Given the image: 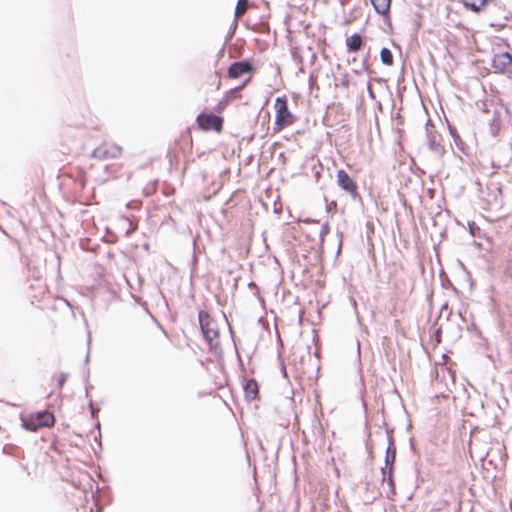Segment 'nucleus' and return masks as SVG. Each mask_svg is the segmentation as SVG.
<instances>
[{"instance_id":"f257e3e1","label":"nucleus","mask_w":512,"mask_h":512,"mask_svg":"<svg viewBox=\"0 0 512 512\" xmlns=\"http://www.w3.org/2000/svg\"><path fill=\"white\" fill-rule=\"evenodd\" d=\"M274 110L275 119L273 130L275 133L281 132L297 121L296 115H294L288 107V99L285 95L275 99Z\"/></svg>"},{"instance_id":"f03ea898","label":"nucleus","mask_w":512,"mask_h":512,"mask_svg":"<svg viewBox=\"0 0 512 512\" xmlns=\"http://www.w3.org/2000/svg\"><path fill=\"white\" fill-rule=\"evenodd\" d=\"M22 426L29 431H37L45 427H52L55 424L53 413L48 411L32 412L21 417Z\"/></svg>"},{"instance_id":"7ed1b4c3","label":"nucleus","mask_w":512,"mask_h":512,"mask_svg":"<svg viewBox=\"0 0 512 512\" xmlns=\"http://www.w3.org/2000/svg\"><path fill=\"white\" fill-rule=\"evenodd\" d=\"M199 322L202 333L211 347L218 346L219 344V330L216 322L211 316L205 312H199Z\"/></svg>"},{"instance_id":"20e7f679","label":"nucleus","mask_w":512,"mask_h":512,"mask_svg":"<svg viewBox=\"0 0 512 512\" xmlns=\"http://www.w3.org/2000/svg\"><path fill=\"white\" fill-rule=\"evenodd\" d=\"M123 148L115 142L104 141L92 151V157L97 160H111L119 158Z\"/></svg>"},{"instance_id":"39448f33","label":"nucleus","mask_w":512,"mask_h":512,"mask_svg":"<svg viewBox=\"0 0 512 512\" xmlns=\"http://www.w3.org/2000/svg\"><path fill=\"white\" fill-rule=\"evenodd\" d=\"M197 125L203 131H215L221 133L224 120L221 116L213 113H200L196 118Z\"/></svg>"},{"instance_id":"423d86ee","label":"nucleus","mask_w":512,"mask_h":512,"mask_svg":"<svg viewBox=\"0 0 512 512\" xmlns=\"http://www.w3.org/2000/svg\"><path fill=\"white\" fill-rule=\"evenodd\" d=\"M492 68L495 73L512 76V56L508 51L494 52Z\"/></svg>"},{"instance_id":"0eeeda50","label":"nucleus","mask_w":512,"mask_h":512,"mask_svg":"<svg viewBox=\"0 0 512 512\" xmlns=\"http://www.w3.org/2000/svg\"><path fill=\"white\" fill-rule=\"evenodd\" d=\"M336 181L338 186L347 192L353 199L360 197L357 183L345 170L341 169L337 171Z\"/></svg>"},{"instance_id":"6e6552de","label":"nucleus","mask_w":512,"mask_h":512,"mask_svg":"<svg viewBox=\"0 0 512 512\" xmlns=\"http://www.w3.org/2000/svg\"><path fill=\"white\" fill-rule=\"evenodd\" d=\"M252 71H253L252 64L247 60H243V61H238V62L232 63L230 65V67L228 68L227 73H228L229 78L237 79L246 73H251Z\"/></svg>"},{"instance_id":"1a4fd4ad","label":"nucleus","mask_w":512,"mask_h":512,"mask_svg":"<svg viewBox=\"0 0 512 512\" xmlns=\"http://www.w3.org/2000/svg\"><path fill=\"white\" fill-rule=\"evenodd\" d=\"M244 397L247 401H253L259 396V385L255 379L244 378L242 383Z\"/></svg>"},{"instance_id":"9d476101","label":"nucleus","mask_w":512,"mask_h":512,"mask_svg":"<svg viewBox=\"0 0 512 512\" xmlns=\"http://www.w3.org/2000/svg\"><path fill=\"white\" fill-rule=\"evenodd\" d=\"M347 51L350 53L358 52L362 49L364 42L360 34H353L346 38Z\"/></svg>"},{"instance_id":"9b49d317","label":"nucleus","mask_w":512,"mask_h":512,"mask_svg":"<svg viewBox=\"0 0 512 512\" xmlns=\"http://www.w3.org/2000/svg\"><path fill=\"white\" fill-rule=\"evenodd\" d=\"M392 470H393V468H392V466H390L387 475L385 472H383L384 473L383 483H385L388 487V491L386 492V497L389 499H393V497L396 495V488H395Z\"/></svg>"},{"instance_id":"f8f14e48","label":"nucleus","mask_w":512,"mask_h":512,"mask_svg":"<svg viewBox=\"0 0 512 512\" xmlns=\"http://www.w3.org/2000/svg\"><path fill=\"white\" fill-rule=\"evenodd\" d=\"M375 11L382 16H388L392 0H370Z\"/></svg>"},{"instance_id":"ddd939ff","label":"nucleus","mask_w":512,"mask_h":512,"mask_svg":"<svg viewBox=\"0 0 512 512\" xmlns=\"http://www.w3.org/2000/svg\"><path fill=\"white\" fill-rule=\"evenodd\" d=\"M466 8L473 12L481 11L486 5L488 0H462Z\"/></svg>"},{"instance_id":"4468645a","label":"nucleus","mask_w":512,"mask_h":512,"mask_svg":"<svg viewBox=\"0 0 512 512\" xmlns=\"http://www.w3.org/2000/svg\"><path fill=\"white\" fill-rule=\"evenodd\" d=\"M248 7H249L248 0H238L236 7H235V12H234L235 19L238 20V19L242 18V16L247 12Z\"/></svg>"},{"instance_id":"2eb2a0df","label":"nucleus","mask_w":512,"mask_h":512,"mask_svg":"<svg viewBox=\"0 0 512 512\" xmlns=\"http://www.w3.org/2000/svg\"><path fill=\"white\" fill-rule=\"evenodd\" d=\"M380 58H381V61L383 62V64H385L387 66L393 65V62H394L393 55H392V52L388 48H383L380 51Z\"/></svg>"},{"instance_id":"dca6fc26","label":"nucleus","mask_w":512,"mask_h":512,"mask_svg":"<svg viewBox=\"0 0 512 512\" xmlns=\"http://www.w3.org/2000/svg\"><path fill=\"white\" fill-rule=\"evenodd\" d=\"M208 79L210 81V85L213 86L215 88V90H219L220 89V87H221V78H220V75L218 74V72H216V71L211 72L208 75Z\"/></svg>"},{"instance_id":"f3484780","label":"nucleus","mask_w":512,"mask_h":512,"mask_svg":"<svg viewBox=\"0 0 512 512\" xmlns=\"http://www.w3.org/2000/svg\"><path fill=\"white\" fill-rule=\"evenodd\" d=\"M228 104H229V96L227 95V96H225L224 98H222V99L217 103V105H216V111H217L218 113L223 112V111L226 109V107L228 106Z\"/></svg>"},{"instance_id":"a211bd4d","label":"nucleus","mask_w":512,"mask_h":512,"mask_svg":"<svg viewBox=\"0 0 512 512\" xmlns=\"http://www.w3.org/2000/svg\"><path fill=\"white\" fill-rule=\"evenodd\" d=\"M449 507V502L445 499H441L436 503V511H440Z\"/></svg>"},{"instance_id":"6ab92c4d","label":"nucleus","mask_w":512,"mask_h":512,"mask_svg":"<svg viewBox=\"0 0 512 512\" xmlns=\"http://www.w3.org/2000/svg\"><path fill=\"white\" fill-rule=\"evenodd\" d=\"M66 381V376L64 374H61L58 378V383H59V386H63V384L65 383Z\"/></svg>"},{"instance_id":"aec40b11","label":"nucleus","mask_w":512,"mask_h":512,"mask_svg":"<svg viewBox=\"0 0 512 512\" xmlns=\"http://www.w3.org/2000/svg\"><path fill=\"white\" fill-rule=\"evenodd\" d=\"M249 81H250V78H248L247 81L244 84H242V86L240 88L245 87L246 83L249 82Z\"/></svg>"}]
</instances>
